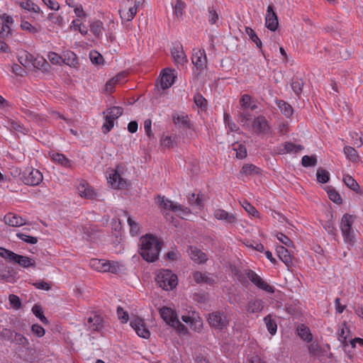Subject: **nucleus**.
I'll use <instances>...</instances> for the list:
<instances>
[{
  "mask_svg": "<svg viewBox=\"0 0 363 363\" xmlns=\"http://www.w3.org/2000/svg\"><path fill=\"white\" fill-rule=\"evenodd\" d=\"M303 146L301 145H295L291 142H286L283 146L277 147L274 151L279 155H284L286 153H297L303 150Z\"/></svg>",
  "mask_w": 363,
  "mask_h": 363,
  "instance_id": "nucleus-16",
  "label": "nucleus"
},
{
  "mask_svg": "<svg viewBox=\"0 0 363 363\" xmlns=\"http://www.w3.org/2000/svg\"><path fill=\"white\" fill-rule=\"evenodd\" d=\"M108 179L113 188L123 189L127 186L125 180L122 178L121 175L117 171L110 174Z\"/></svg>",
  "mask_w": 363,
  "mask_h": 363,
  "instance_id": "nucleus-22",
  "label": "nucleus"
},
{
  "mask_svg": "<svg viewBox=\"0 0 363 363\" xmlns=\"http://www.w3.org/2000/svg\"><path fill=\"white\" fill-rule=\"evenodd\" d=\"M213 215L216 219L223 220L227 223H234L237 221L233 213H229L223 209L216 210Z\"/></svg>",
  "mask_w": 363,
  "mask_h": 363,
  "instance_id": "nucleus-27",
  "label": "nucleus"
},
{
  "mask_svg": "<svg viewBox=\"0 0 363 363\" xmlns=\"http://www.w3.org/2000/svg\"><path fill=\"white\" fill-rule=\"evenodd\" d=\"M191 61L195 67L194 77H196L199 79L206 69L207 57L205 50L203 49L194 50Z\"/></svg>",
  "mask_w": 363,
  "mask_h": 363,
  "instance_id": "nucleus-4",
  "label": "nucleus"
},
{
  "mask_svg": "<svg viewBox=\"0 0 363 363\" xmlns=\"http://www.w3.org/2000/svg\"><path fill=\"white\" fill-rule=\"evenodd\" d=\"M62 64H65L72 68H77L79 62L76 54L71 50H65L62 54Z\"/></svg>",
  "mask_w": 363,
  "mask_h": 363,
  "instance_id": "nucleus-24",
  "label": "nucleus"
},
{
  "mask_svg": "<svg viewBox=\"0 0 363 363\" xmlns=\"http://www.w3.org/2000/svg\"><path fill=\"white\" fill-rule=\"evenodd\" d=\"M185 4L182 0H176L173 6V12L177 18L182 17L184 13Z\"/></svg>",
  "mask_w": 363,
  "mask_h": 363,
  "instance_id": "nucleus-47",
  "label": "nucleus"
},
{
  "mask_svg": "<svg viewBox=\"0 0 363 363\" xmlns=\"http://www.w3.org/2000/svg\"><path fill=\"white\" fill-rule=\"evenodd\" d=\"M10 277V268L2 262H0V278L8 280Z\"/></svg>",
  "mask_w": 363,
  "mask_h": 363,
  "instance_id": "nucleus-62",
  "label": "nucleus"
},
{
  "mask_svg": "<svg viewBox=\"0 0 363 363\" xmlns=\"http://www.w3.org/2000/svg\"><path fill=\"white\" fill-rule=\"evenodd\" d=\"M245 32H246V34L250 38V40L256 44L257 47H258V48L262 47V41L260 40V39L259 38V37L257 36V35L256 34V33L255 32V30L252 28H251L250 27H247L245 28Z\"/></svg>",
  "mask_w": 363,
  "mask_h": 363,
  "instance_id": "nucleus-53",
  "label": "nucleus"
},
{
  "mask_svg": "<svg viewBox=\"0 0 363 363\" xmlns=\"http://www.w3.org/2000/svg\"><path fill=\"white\" fill-rule=\"evenodd\" d=\"M278 106L281 112L284 114L286 117H290L293 114V108L290 104L284 101H279L278 102Z\"/></svg>",
  "mask_w": 363,
  "mask_h": 363,
  "instance_id": "nucleus-46",
  "label": "nucleus"
},
{
  "mask_svg": "<svg viewBox=\"0 0 363 363\" xmlns=\"http://www.w3.org/2000/svg\"><path fill=\"white\" fill-rule=\"evenodd\" d=\"M161 318L170 326L179 332L186 331L187 329L177 318V314L170 308L163 307L160 310Z\"/></svg>",
  "mask_w": 363,
  "mask_h": 363,
  "instance_id": "nucleus-5",
  "label": "nucleus"
},
{
  "mask_svg": "<svg viewBox=\"0 0 363 363\" xmlns=\"http://www.w3.org/2000/svg\"><path fill=\"white\" fill-rule=\"evenodd\" d=\"M352 216L349 214H345L341 220L340 229L345 242L350 245H353L354 242V234L352 228Z\"/></svg>",
  "mask_w": 363,
  "mask_h": 363,
  "instance_id": "nucleus-7",
  "label": "nucleus"
},
{
  "mask_svg": "<svg viewBox=\"0 0 363 363\" xmlns=\"http://www.w3.org/2000/svg\"><path fill=\"white\" fill-rule=\"evenodd\" d=\"M33 56L28 52L21 50L18 52V60L23 67H30L33 62Z\"/></svg>",
  "mask_w": 363,
  "mask_h": 363,
  "instance_id": "nucleus-29",
  "label": "nucleus"
},
{
  "mask_svg": "<svg viewBox=\"0 0 363 363\" xmlns=\"http://www.w3.org/2000/svg\"><path fill=\"white\" fill-rule=\"evenodd\" d=\"M177 72L170 68L164 69L160 74V84L162 89H169L175 82Z\"/></svg>",
  "mask_w": 363,
  "mask_h": 363,
  "instance_id": "nucleus-10",
  "label": "nucleus"
},
{
  "mask_svg": "<svg viewBox=\"0 0 363 363\" xmlns=\"http://www.w3.org/2000/svg\"><path fill=\"white\" fill-rule=\"evenodd\" d=\"M208 23L211 25H218L220 21V16L217 11L213 7L208 8Z\"/></svg>",
  "mask_w": 363,
  "mask_h": 363,
  "instance_id": "nucleus-48",
  "label": "nucleus"
},
{
  "mask_svg": "<svg viewBox=\"0 0 363 363\" xmlns=\"http://www.w3.org/2000/svg\"><path fill=\"white\" fill-rule=\"evenodd\" d=\"M279 258L289 268L292 265V257L290 252L283 246L277 247Z\"/></svg>",
  "mask_w": 363,
  "mask_h": 363,
  "instance_id": "nucleus-26",
  "label": "nucleus"
},
{
  "mask_svg": "<svg viewBox=\"0 0 363 363\" xmlns=\"http://www.w3.org/2000/svg\"><path fill=\"white\" fill-rule=\"evenodd\" d=\"M31 66L33 68L41 71L44 74L50 73L51 69L50 64L43 57H33Z\"/></svg>",
  "mask_w": 363,
  "mask_h": 363,
  "instance_id": "nucleus-21",
  "label": "nucleus"
},
{
  "mask_svg": "<svg viewBox=\"0 0 363 363\" xmlns=\"http://www.w3.org/2000/svg\"><path fill=\"white\" fill-rule=\"evenodd\" d=\"M9 301L10 306L14 310H18L21 308V301L20 298L15 294H10L9 296Z\"/></svg>",
  "mask_w": 363,
  "mask_h": 363,
  "instance_id": "nucleus-56",
  "label": "nucleus"
},
{
  "mask_svg": "<svg viewBox=\"0 0 363 363\" xmlns=\"http://www.w3.org/2000/svg\"><path fill=\"white\" fill-rule=\"evenodd\" d=\"M106 263L105 259H91L89 262V266L98 272H103V264Z\"/></svg>",
  "mask_w": 363,
  "mask_h": 363,
  "instance_id": "nucleus-59",
  "label": "nucleus"
},
{
  "mask_svg": "<svg viewBox=\"0 0 363 363\" xmlns=\"http://www.w3.org/2000/svg\"><path fill=\"white\" fill-rule=\"evenodd\" d=\"M162 242L152 235H146L140 238V255L148 262H153L157 259Z\"/></svg>",
  "mask_w": 363,
  "mask_h": 363,
  "instance_id": "nucleus-1",
  "label": "nucleus"
},
{
  "mask_svg": "<svg viewBox=\"0 0 363 363\" xmlns=\"http://www.w3.org/2000/svg\"><path fill=\"white\" fill-rule=\"evenodd\" d=\"M194 99L198 107H200L201 108H205L206 107L207 101L201 94H200L199 92H197L195 94Z\"/></svg>",
  "mask_w": 363,
  "mask_h": 363,
  "instance_id": "nucleus-61",
  "label": "nucleus"
},
{
  "mask_svg": "<svg viewBox=\"0 0 363 363\" xmlns=\"http://www.w3.org/2000/svg\"><path fill=\"white\" fill-rule=\"evenodd\" d=\"M13 341L18 346L17 350L25 359L32 361L35 358L36 350L25 336L16 333Z\"/></svg>",
  "mask_w": 363,
  "mask_h": 363,
  "instance_id": "nucleus-3",
  "label": "nucleus"
},
{
  "mask_svg": "<svg viewBox=\"0 0 363 363\" xmlns=\"http://www.w3.org/2000/svg\"><path fill=\"white\" fill-rule=\"evenodd\" d=\"M317 180L322 184L327 183L330 179V174L328 171L324 169L319 168L317 170Z\"/></svg>",
  "mask_w": 363,
  "mask_h": 363,
  "instance_id": "nucleus-52",
  "label": "nucleus"
},
{
  "mask_svg": "<svg viewBox=\"0 0 363 363\" xmlns=\"http://www.w3.org/2000/svg\"><path fill=\"white\" fill-rule=\"evenodd\" d=\"M240 173L245 175L258 174L259 168L252 164H246L242 167Z\"/></svg>",
  "mask_w": 363,
  "mask_h": 363,
  "instance_id": "nucleus-40",
  "label": "nucleus"
},
{
  "mask_svg": "<svg viewBox=\"0 0 363 363\" xmlns=\"http://www.w3.org/2000/svg\"><path fill=\"white\" fill-rule=\"evenodd\" d=\"M125 82L126 74L125 72H121L106 82V91H112L113 89L117 88Z\"/></svg>",
  "mask_w": 363,
  "mask_h": 363,
  "instance_id": "nucleus-19",
  "label": "nucleus"
},
{
  "mask_svg": "<svg viewBox=\"0 0 363 363\" xmlns=\"http://www.w3.org/2000/svg\"><path fill=\"white\" fill-rule=\"evenodd\" d=\"M20 6L27 11H32L33 13H39L40 8L33 1L27 0L26 1H21L18 3Z\"/></svg>",
  "mask_w": 363,
  "mask_h": 363,
  "instance_id": "nucleus-36",
  "label": "nucleus"
},
{
  "mask_svg": "<svg viewBox=\"0 0 363 363\" xmlns=\"http://www.w3.org/2000/svg\"><path fill=\"white\" fill-rule=\"evenodd\" d=\"M263 307V302L261 300L257 299L250 301L247 305V311L251 313H255L261 311Z\"/></svg>",
  "mask_w": 363,
  "mask_h": 363,
  "instance_id": "nucleus-34",
  "label": "nucleus"
},
{
  "mask_svg": "<svg viewBox=\"0 0 363 363\" xmlns=\"http://www.w3.org/2000/svg\"><path fill=\"white\" fill-rule=\"evenodd\" d=\"M327 193L329 199L334 203L338 204L342 203V198L340 194L334 188H333L332 186L328 187Z\"/></svg>",
  "mask_w": 363,
  "mask_h": 363,
  "instance_id": "nucleus-49",
  "label": "nucleus"
},
{
  "mask_svg": "<svg viewBox=\"0 0 363 363\" xmlns=\"http://www.w3.org/2000/svg\"><path fill=\"white\" fill-rule=\"evenodd\" d=\"M172 121L176 125H178L180 128H186L190 127V121L188 115L184 113H173Z\"/></svg>",
  "mask_w": 363,
  "mask_h": 363,
  "instance_id": "nucleus-23",
  "label": "nucleus"
},
{
  "mask_svg": "<svg viewBox=\"0 0 363 363\" xmlns=\"http://www.w3.org/2000/svg\"><path fill=\"white\" fill-rule=\"evenodd\" d=\"M70 28L74 30H79L82 35H86L88 32V28L82 23L79 18L73 20L71 23Z\"/></svg>",
  "mask_w": 363,
  "mask_h": 363,
  "instance_id": "nucleus-38",
  "label": "nucleus"
},
{
  "mask_svg": "<svg viewBox=\"0 0 363 363\" xmlns=\"http://www.w3.org/2000/svg\"><path fill=\"white\" fill-rule=\"evenodd\" d=\"M12 256L13 258L11 262L17 263L23 267L28 268L30 267H35V261L28 257L17 255L16 253Z\"/></svg>",
  "mask_w": 363,
  "mask_h": 363,
  "instance_id": "nucleus-28",
  "label": "nucleus"
},
{
  "mask_svg": "<svg viewBox=\"0 0 363 363\" xmlns=\"http://www.w3.org/2000/svg\"><path fill=\"white\" fill-rule=\"evenodd\" d=\"M51 158L57 164L64 167L70 168L72 167L71 161L63 154L55 152L51 155Z\"/></svg>",
  "mask_w": 363,
  "mask_h": 363,
  "instance_id": "nucleus-31",
  "label": "nucleus"
},
{
  "mask_svg": "<svg viewBox=\"0 0 363 363\" xmlns=\"http://www.w3.org/2000/svg\"><path fill=\"white\" fill-rule=\"evenodd\" d=\"M4 222L6 224L12 227H19L26 224V221L24 218L11 213L4 216Z\"/></svg>",
  "mask_w": 363,
  "mask_h": 363,
  "instance_id": "nucleus-25",
  "label": "nucleus"
},
{
  "mask_svg": "<svg viewBox=\"0 0 363 363\" xmlns=\"http://www.w3.org/2000/svg\"><path fill=\"white\" fill-rule=\"evenodd\" d=\"M189 203L199 208L203 207V198L199 194H191L188 197Z\"/></svg>",
  "mask_w": 363,
  "mask_h": 363,
  "instance_id": "nucleus-50",
  "label": "nucleus"
},
{
  "mask_svg": "<svg viewBox=\"0 0 363 363\" xmlns=\"http://www.w3.org/2000/svg\"><path fill=\"white\" fill-rule=\"evenodd\" d=\"M346 157L353 163H357L360 161V157L357 150L350 146H345L343 150Z\"/></svg>",
  "mask_w": 363,
  "mask_h": 363,
  "instance_id": "nucleus-32",
  "label": "nucleus"
},
{
  "mask_svg": "<svg viewBox=\"0 0 363 363\" xmlns=\"http://www.w3.org/2000/svg\"><path fill=\"white\" fill-rule=\"evenodd\" d=\"M233 150L236 152V157L244 159L247 157V149L242 144L235 143L233 145Z\"/></svg>",
  "mask_w": 363,
  "mask_h": 363,
  "instance_id": "nucleus-45",
  "label": "nucleus"
},
{
  "mask_svg": "<svg viewBox=\"0 0 363 363\" xmlns=\"http://www.w3.org/2000/svg\"><path fill=\"white\" fill-rule=\"evenodd\" d=\"M16 236L27 243L35 244L38 242V238L36 237L30 236L23 233H18Z\"/></svg>",
  "mask_w": 363,
  "mask_h": 363,
  "instance_id": "nucleus-63",
  "label": "nucleus"
},
{
  "mask_svg": "<svg viewBox=\"0 0 363 363\" xmlns=\"http://www.w3.org/2000/svg\"><path fill=\"white\" fill-rule=\"evenodd\" d=\"M157 285L165 291H170L176 288L178 284L177 276L171 270H160L155 278Z\"/></svg>",
  "mask_w": 363,
  "mask_h": 363,
  "instance_id": "nucleus-2",
  "label": "nucleus"
},
{
  "mask_svg": "<svg viewBox=\"0 0 363 363\" xmlns=\"http://www.w3.org/2000/svg\"><path fill=\"white\" fill-rule=\"evenodd\" d=\"M252 129L257 134L267 133L269 131V125L264 116H259L252 122Z\"/></svg>",
  "mask_w": 363,
  "mask_h": 363,
  "instance_id": "nucleus-17",
  "label": "nucleus"
},
{
  "mask_svg": "<svg viewBox=\"0 0 363 363\" xmlns=\"http://www.w3.org/2000/svg\"><path fill=\"white\" fill-rule=\"evenodd\" d=\"M264 321L266 324L267 328L271 335H274L277 330V325L276 322L272 319V315H267L264 318Z\"/></svg>",
  "mask_w": 363,
  "mask_h": 363,
  "instance_id": "nucleus-41",
  "label": "nucleus"
},
{
  "mask_svg": "<svg viewBox=\"0 0 363 363\" xmlns=\"http://www.w3.org/2000/svg\"><path fill=\"white\" fill-rule=\"evenodd\" d=\"M194 280L196 284L201 283H208L212 284L213 280L211 278L208 277L206 273H202L201 272H196L193 274Z\"/></svg>",
  "mask_w": 363,
  "mask_h": 363,
  "instance_id": "nucleus-37",
  "label": "nucleus"
},
{
  "mask_svg": "<svg viewBox=\"0 0 363 363\" xmlns=\"http://www.w3.org/2000/svg\"><path fill=\"white\" fill-rule=\"evenodd\" d=\"M238 121L245 128L250 126V122L252 119V116L249 112H238Z\"/></svg>",
  "mask_w": 363,
  "mask_h": 363,
  "instance_id": "nucleus-42",
  "label": "nucleus"
},
{
  "mask_svg": "<svg viewBox=\"0 0 363 363\" xmlns=\"http://www.w3.org/2000/svg\"><path fill=\"white\" fill-rule=\"evenodd\" d=\"M32 312L43 324L48 325L49 323L48 318L44 315L43 308L40 306L35 305L32 308Z\"/></svg>",
  "mask_w": 363,
  "mask_h": 363,
  "instance_id": "nucleus-43",
  "label": "nucleus"
},
{
  "mask_svg": "<svg viewBox=\"0 0 363 363\" xmlns=\"http://www.w3.org/2000/svg\"><path fill=\"white\" fill-rule=\"evenodd\" d=\"M171 53L173 60L177 67H183L187 63V57L181 43H174L171 49Z\"/></svg>",
  "mask_w": 363,
  "mask_h": 363,
  "instance_id": "nucleus-9",
  "label": "nucleus"
},
{
  "mask_svg": "<svg viewBox=\"0 0 363 363\" xmlns=\"http://www.w3.org/2000/svg\"><path fill=\"white\" fill-rule=\"evenodd\" d=\"M157 203L162 208L169 209L174 212L181 211L182 213L179 214V216H182L190 213L188 208H185L179 204L174 203L172 201L165 199L164 196H158Z\"/></svg>",
  "mask_w": 363,
  "mask_h": 363,
  "instance_id": "nucleus-11",
  "label": "nucleus"
},
{
  "mask_svg": "<svg viewBox=\"0 0 363 363\" xmlns=\"http://www.w3.org/2000/svg\"><path fill=\"white\" fill-rule=\"evenodd\" d=\"M242 206L245 209V211L250 215L254 217H258L259 213L256 210V208L251 205L247 200H243L240 201Z\"/></svg>",
  "mask_w": 363,
  "mask_h": 363,
  "instance_id": "nucleus-55",
  "label": "nucleus"
},
{
  "mask_svg": "<svg viewBox=\"0 0 363 363\" xmlns=\"http://www.w3.org/2000/svg\"><path fill=\"white\" fill-rule=\"evenodd\" d=\"M137 12L136 8L132 7V6H130L128 9H121L119 10L121 19L125 21H131L137 14Z\"/></svg>",
  "mask_w": 363,
  "mask_h": 363,
  "instance_id": "nucleus-30",
  "label": "nucleus"
},
{
  "mask_svg": "<svg viewBox=\"0 0 363 363\" xmlns=\"http://www.w3.org/2000/svg\"><path fill=\"white\" fill-rule=\"evenodd\" d=\"M91 62L94 65H102L104 63L103 56L97 51H91L89 53Z\"/></svg>",
  "mask_w": 363,
  "mask_h": 363,
  "instance_id": "nucleus-58",
  "label": "nucleus"
},
{
  "mask_svg": "<svg viewBox=\"0 0 363 363\" xmlns=\"http://www.w3.org/2000/svg\"><path fill=\"white\" fill-rule=\"evenodd\" d=\"M49 25L53 28L62 26L63 18L57 14L50 13L48 16Z\"/></svg>",
  "mask_w": 363,
  "mask_h": 363,
  "instance_id": "nucleus-39",
  "label": "nucleus"
},
{
  "mask_svg": "<svg viewBox=\"0 0 363 363\" xmlns=\"http://www.w3.org/2000/svg\"><path fill=\"white\" fill-rule=\"evenodd\" d=\"M298 336L304 341L311 342L313 340L310 329L304 325H298L297 328Z\"/></svg>",
  "mask_w": 363,
  "mask_h": 363,
  "instance_id": "nucleus-33",
  "label": "nucleus"
},
{
  "mask_svg": "<svg viewBox=\"0 0 363 363\" xmlns=\"http://www.w3.org/2000/svg\"><path fill=\"white\" fill-rule=\"evenodd\" d=\"M301 164L303 167H314L317 164V159L315 156L305 155L302 157Z\"/></svg>",
  "mask_w": 363,
  "mask_h": 363,
  "instance_id": "nucleus-57",
  "label": "nucleus"
},
{
  "mask_svg": "<svg viewBox=\"0 0 363 363\" xmlns=\"http://www.w3.org/2000/svg\"><path fill=\"white\" fill-rule=\"evenodd\" d=\"M19 179L26 185L37 186L43 181V174L36 169L28 167L19 173Z\"/></svg>",
  "mask_w": 363,
  "mask_h": 363,
  "instance_id": "nucleus-6",
  "label": "nucleus"
},
{
  "mask_svg": "<svg viewBox=\"0 0 363 363\" xmlns=\"http://www.w3.org/2000/svg\"><path fill=\"white\" fill-rule=\"evenodd\" d=\"M106 121L102 126V131L104 134H107L114 125V120L110 118V116L105 115Z\"/></svg>",
  "mask_w": 363,
  "mask_h": 363,
  "instance_id": "nucleus-60",
  "label": "nucleus"
},
{
  "mask_svg": "<svg viewBox=\"0 0 363 363\" xmlns=\"http://www.w3.org/2000/svg\"><path fill=\"white\" fill-rule=\"evenodd\" d=\"M49 61L55 65H61L63 62L62 56L55 52H50L48 54Z\"/></svg>",
  "mask_w": 363,
  "mask_h": 363,
  "instance_id": "nucleus-54",
  "label": "nucleus"
},
{
  "mask_svg": "<svg viewBox=\"0 0 363 363\" xmlns=\"http://www.w3.org/2000/svg\"><path fill=\"white\" fill-rule=\"evenodd\" d=\"M278 18L274 11L273 6L272 5H269L267 6L265 16V26L271 31H275L278 27Z\"/></svg>",
  "mask_w": 363,
  "mask_h": 363,
  "instance_id": "nucleus-14",
  "label": "nucleus"
},
{
  "mask_svg": "<svg viewBox=\"0 0 363 363\" xmlns=\"http://www.w3.org/2000/svg\"><path fill=\"white\" fill-rule=\"evenodd\" d=\"M187 252L191 259L198 264L204 263L208 259L207 255L196 247L190 246Z\"/></svg>",
  "mask_w": 363,
  "mask_h": 363,
  "instance_id": "nucleus-20",
  "label": "nucleus"
},
{
  "mask_svg": "<svg viewBox=\"0 0 363 363\" xmlns=\"http://www.w3.org/2000/svg\"><path fill=\"white\" fill-rule=\"evenodd\" d=\"M246 274L248 279L259 289H261L271 294L274 292V287L269 285L254 271L250 269L247 271Z\"/></svg>",
  "mask_w": 363,
  "mask_h": 363,
  "instance_id": "nucleus-12",
  "label": "nucleus"
},
{
  "mask_svg": "<svg viewBox=\"0 0 363 363\" xmlns=\"http://www.w3.org/2000/svg\"><path fill=\"white\" fill-rule=\"evenodd\" d=\"M124 216L127 218L128 223L130 226V231L132 234H138L140 230V227L138 223H136L127 211H123Z\"/></svg>",
  "mask_w": 363,
  "mask_h": 363,
  "instance_id": "nucleus-44",
  "label": "nucleus"
},
{
  "mask_svg": "<svg viewBox=\"0 0 363 363\" xmlns=\"http://www.w3.org/2000/svg\"><path fill=\"white\" fill-rule=\"evenodd\" d=\"M130 325L138 336L145 339L150 337V332L145 326L143 319L139 318H133L131 320Z\"/></svg>",
  "mask_w": 363,
  "mask_h": 363,
  "instance_id": "nucleus-13",
  "label": "nucleus"
},
{
  "mask_svg": "<svg viewBox=\"0 0 363 363\" xmlns=\"http://www.w3.org/2000/svg\"><path fill=\"white\" fill-rule=\"evenodd\" d=\"M117 315L122 323H126L129 320L128 312L125 311L121 306L117 308Z\"/></svg>",
  "mask_w": 363,
  "mask_h": 363,
  "instance_id": "nucleus-64",
  "label": "nucleus"
},
{
  "mask_svg": "<svg viewBox=\"0 0 363 363\" xmlns=\"http://www.w3.org/2000/svg\"><path fill=\"white\" fill-rule=\"evenodd\" d=\"M208 322L212 328L218 330H223L227 328L229 324V320L225 314L219 311L210 313Z\"/></svg>",
  "mask_w": 363,
  "mask_h": 363,
  "instance_id": "nucleus-8",
  "label": "nucleus"
},
{
  "mask_svg": "<svg viewBox=\"0 0 363 363\" xmlns=\"http://www.w3.org/2000/svg\"><path fill=\"white\" fill-rule=\"evenodd\" d=\"M108 271L112 274H117L124 269V266L118 262L108 260Z\"/></svg>",
  "mask_w": 363,
  "mask_h": 363,
  "instance_id": "nucleus-51",
  "label": "nucleus"
},
{
  "mask_svg": "<svg viewBox=\"0 0 363 363\" xmlns=\"http://www.w3.org/2000/svg\"><path fill=\"white\" fill-rule=\"evenodd\" d=\"M343 182L345 184L348 186L350 189L354 191L358 192L359 189V185L357 182V181L350 175L346 174L343 177Z\"/></svg>",
  "mask_w": 363,
  "mask_h": 363,
  "instance_id": "nucleus-35",
  "label": "nucleus"
},
{
  "mask_svg": "<svg viewBox=\"0 0 363 363\" xmlns=\"http://www.w3.org/2000/svg\"><path fill=\"white\" fill-rule=\"evenodd\" d=\"M86 325L88 327L89 330L91 331H101L104 328L103 318L100 315L93 313L91 316L87 318Z\"/></svg>",
  "mask_w": 363,
  "mask_h": 363,
  "instance_id": "nucleus-15",
  "label": "nucleus"
},
{
  "mask_svg": "<svg viewBox=\"0 0 363 363\" xmlns=\"http://www.w3.org/2000/svg\"><path fill=\"white\" fill-rule=\"evenodd\" d=\"M77 189L79 194L83 198L94 199L96 196L94 190L85 181H82L79 183Z\"/></svg>",
  "mask_w": 363,
  "mask_h": 363,
  "instance_id": "nucleus-18",
  "label": "nucleus"
}]
</instances>
